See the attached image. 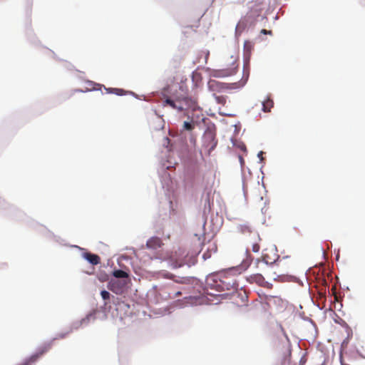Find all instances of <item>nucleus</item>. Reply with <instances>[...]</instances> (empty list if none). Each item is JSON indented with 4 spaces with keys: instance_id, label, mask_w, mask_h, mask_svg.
<instances>
[{
    "instance_id": "nucleus-1",
    "label": "nucleus",
    "mask_w": 365,
    "mask_h": 365,
    "mask_svg": "<svg viewBox=\"0 0 365 365\" xmlns=\"http://www.w3.org/2000/svg\"><path fill=\"white\" fill-rule=\"evenodd\" d=\"M206 285L207 288L219 292L225 290L237 289L238 287L233 270L210 276L206 279Z\"/></svg>"
},
{
    "instance_id": "nucleus-2",
    "label": "nucleus",
    "mask_w": 365,
    "mask_h": 365,
    "mask_svg": "<svg viewBox=\"0 0 365 365\" xmlns=\"http://www.w3.org/2000/svg\"><path fill=\"white\" fill-rule=\"evenodd\" d=\"M192 101L188 98H178L175 100H172L169 98H166L163 102V106H170L173 109L177 110L178 112H182L187 110L191 106Z\"/></svg>"
},
{
    "instance_id": "nucleus-3",
    "label": "nucleus",
    "mask_w": 365,
    "mask_h": 365,
    "mask_svg": "<svg viewBox=\"0 0 365 365\" xmlns=\"http://www.w3.org/2000/svg\"><path fill=\"white\" fill-rule=\"evenodd\" d=\"M227 66H229L215 71V76L223 78L235 74L238 68L237 58L231 56Z\"/></svg>"
},
{
    "instance_id": "nucleus-4",
    "label": "nucleus",
    "mask_w": 365,
    "mask_h": 365,
    "mask_svg": "<svg viewBox=\"0 0 365 365\" xmlns=\"http://www.w3.org/2000/svg\"><path fill=\"white\" fill-rule=\"evenodd\" d=\"M242 86V84H240V83L228 84L225 83L219 82L215 80H210L208 82L209 89L214 92H222L229 89L238 88Z\"/></svg>"
},
{
    "instance_id": "nucleus-5",
    "label": "nucleus",
    "mask_w": 365,
    "mask_h": 365,
    "mask_svg": "<svg viewBox=\"0 0 365 365\" xmlns=\"http://www.w3.org/2000/svg\"><path fill=\"white\" fill-rule=\"evenodd\" d=\"M202 141L203 146L208 150L209 154L215 148L217 144L215 133L210 130L205 131L202 137Z\"/></svg>"
},
{
    "instance_id": "nucleus-6",
    "label": "nucleus",
    "mask_w": 365,
    "mask_h": 365,
    "mask_svg": "<svg viewBox=\"0 0 365 365\" xmlns=\"http://www.w3.org/2000/svg\"><path fill=\"white\" fill-rule=\"evenodd\" d=\"M52 347V341L47 342L39 346L34 354L31 355V359L37 360L43 354L48 352Z\"/></svg>"
},
{
    "instance_id": "nucleus-7",
    "label": "nucleus",
    "mask_w": 365,
    "mask_h": 365,
    "mask_svg": "<svg viewBox=\"0 0 365 365\" xmlns=\"http://www.w3.org/2000/svg\"><path fill=\"white\" fill-rule=\"evenodd\" d=\"M279 258V256L276 255L275 253H273V257H271L269 256V254L267 252V250L263 253L262 259V260L259 259H257L256 261L257 267H258L259 264L261 262H264L266 264H274L276 260Z\"/></svg>"
},
{
    "instance_id": "nucleus-8",
    "label": "nucleus",
    "mask_w": 365,
    "mask_h": 365,
    "mask_svg": "<svg viewBox=\"0 0 365 365\" xmlns=\"http://www.w3.org/2000/svg\"><path fill=\"white\" fill-rule=\"evenodd\" d=\"M123 285L117 279H111L108 284V288L115 294L122 292Z\"/></svg>"
},
{
    "instance_id": "nucleus-9",
    "label": "nucleus",
    "mask_w": 365,
    "mask_h": 365,
    "mask_svg": "<svg viewBox=\"0 0 365 365\" xmlns=\"http://www.w3.org/2000/svg\"><path fill=\"white\" fill-rule=\"evenodd\" d=\"M163 245L162 240L158 237H152L150 238L146 243V246L148 248L156 250L161 247Z\"/></svg>"
},
{
    "instance_id": "nucleus-10",
    "label": "nucleus",
    "mask_w": 365,
    "mask_h": 365,
    "mask_svg": "<svg viewBox=\"0 0 365 365\" xmlns=\"http://www.w3.org/2000/svg\"><path fill=\"white\" fill-rule=\"evenodd\" d=\"M83 257L93 265H97L101 262L100 257L96 254L85 252L83 254Z\"/></svg>"
},
{
    "instance_id": "nucleus-11",
    "label": "nucleus",
    "mask_w": 365,
    "mask_h": 365,
    "mask_svg": "<svg viewBox=\"0 0 365 365\" xmlns=\"http://www.w3.org/2000/svg\"><path fill=\"white\" fill-rule=\"evenodd\" d=\"M250 278L252 282H255L262 287H267V284H268L261 274L251 275Z\"/></svg>"
},
{
    "instance_id": "nucleus-12",
    "label": "nucleus",
    "mask_w": 365,
    "mask_h": 365,
    "mask_svg": "<svg viewBox=\"0 0 365 365\" xmlns=\"http://www.w3.org/2000/svg\"><path fill=\"white\" fill-rule=\"evenodd\" d=\"M237 230L242 235H247L252 232L251 227L247 225H240L237 227Z\"/></svg>"
},
{
    "instance_id": "nucleus-13",
    "label": "nucleus",
    "mask_w": 365,
    "mask_h": 365,
    "mask_svg": "<svg viewBox=\"0 0 365 365\" xmlns=\"http://www.w3.org/2000/svg\"><path fill=\"white\" fill-rule=\"evenodd\" d=\"M273 101L268 98L267 100L262 102V110L264 112H269L271 108L273 107Z\"/></svg>"
},
{
    "instance_id": "nucleus-14",
    "label": "nucleus",
    "mask_w": 365,
    "mask_h": 365,
    "mask_svg": "<svg viewBox=\"0 0 365 365\" xmlns=\"http://www.w3.org/2000/svg\"><path fill=\"white\" fill-rule=\"evenodd\" d=\"M113 275L115 278H128V274L126 272L121 270V269L115 270L113 272Z\"/></svg>"
},
{
    "instance_id": "nucleus-15",
    "label": "nucleus",
    "mask_w": 365,
    "mask_h": 365,
    "mask_svg": "<svg viewBox=\"0 0 365 365\" xmlns=\"http://www.w3.org/2000/svg\"><path fill=\"white\" fill-rule=\"evenodd\" d=\"M163 277L166 279H173L174 282L178 284H184L185 283V280L183 278H180L179 279H175V275L170 273H166L163 274Z\"/></svg>"
},
{
    "instance_id": "nucleus-16",
    "label": "nucleus",
    "mask_w": 365,
    "mask_h": 365,
    "mask_svg": "<svg viewBox=\"0 0 365 365\" xmlns=\"http://www.w3.org/2000/svg\"><path fill=\"white\" fill-rule=\"evenodd\" d=\"M107 92L109 93H114L118 96H122L124 94L125 91L120 88H107Z\"/></svg>"
},
{
    "instance_id": "nucleus-17",
    "label": "nucleus",
    "mask_w": 365,
    "mask_h": 365,
    "mask_svg": "<svg viewBox=\"0 0 365 365\" xmlns=\"http://www.w3.org/2000/svg\"><path fill=\"white\" fill-rule=\"evenodd\" d=\"M36 361L37 360L31 359V356H30L19 365H34Z\"/></svg>"
},
{
    "instance_id": "nucleus-18",
    "label": "nucleus",
    "mask_w": 365,
    "mask_h": 365,
    "mask_svg": "<svg viewBox=\"0 0 365 365\" xmlns=\"http://www.w3.org/2000/svg\"><path fill=\"white\" fill-rule=\"evenodd\" d=\"M195 128V125L192 123L185 121L183 123V129L187 130H192Z\"/></svg>"
},
{
    "instance_id": "nucleus-19",
    "label": "nucleus",
    "mask_w": 365,
    "mask_h": 365,
    "mask_svg": "<svg viewBox=\"0 0 365 365\" xmlns=\"http://www.w3.org/2000/svg\"><path fill=\"white\" fill-rule=\"evenodd\" d=\"M215 98L217 103L225 105L226 103V98L223 96H215Z\"/></svg>"
},
{
    "instance_id": "nucleus-20",
    "label": "nucleus",
    "mask_w": 365,
    "mask_h": 365,
    "mask_svg": "<svg viewBox=\"0 0 365 365\" xmlns=\"http://www.w3.org/2000/svg\"><path fill=\"white\" fill-rule=\"evenodd\" d=\"M101 295L104 300L108 299L110 298L109 292L106 290L101 291Z\"/></svg>"
},
{
    "instance_id": "nucleus-21",
    "label": "nucleus",
    "mask_w": 365,
    "mask_h": 365,
    "mask_svg": "<svg viewBox=\"0 0 365 365\" xmlns=\"http://www.w3.org/2000/svg\"><path fill=\"white\" fill-rule=\"evenodd\" d=\"M260 247L258 243H254L252 245V250L254 252H258L259 251Z\"/></svg>"
},
{
    "instance_id": "nucleus-22",
    "label": "nucleus",
    "mask_w": 365,
    "mask_h": 365,
    "mask_svg": "<svg viewBox=\"0 0 365 365\" xmlns=\"http://www.w3.org/2000/svg\"><path fill=\"white\" fill-rule=\"evenodd\" d=\"M244 47L245 49L249 51L252 48V43L250 41H246L244 43Z\"/></svg>"
},
{
    "instance_id": "nucleus-23",
    "label": "nucleus",
    "mask_w": 365,
    "mask_h": 365,
    "mask_svg": "<svg viewBox=\"0 0 365 365\" xmlns=\"http://www.w3.org/2000/svg\"><path fill=\"white\" fill-rule=\"evenodd\" d=\"M261 33L263 34H269V35H271L272 32L270 30L262 29L261 30Z\"/></svg>"
},
{
    "instance_id": "nucleus-24",
    "label": "nucleus",
    "mask_w": 365,
    "mask_h": 365,
    "mask_svg": "<svg viewBox=\"0 0 365 365\" xmlns=\"http://www.w3.org/2000/svg\"><path fill=\"white\" fill-rule=\"evenodd\" d=\"M181 294H182L181 292L178 291V292L175 293V294L173 296V298L180 297Z\"/></svg>"
},
{
    "instance_id": "nucleus-25",
    "label": "nucleus",
    "mask_w": 365,
    "mask_h": 365,
    "mask_svg": "<svg viewBox=\"0 0 365 365\" xmlns=\"http://www.w3.org/2000/svg\"><path fill=\"white\" fill-rule=\"evenodd\" d=\"M282 341H285L287 344H288V342H289V339H288L287 336L285 335H284Z\"/></svg>"
},
{
    "instance_id": "nucleus-26",
    "label": "nucleus",
    "mask_w": 365,
    "mask_h": 365,
    "mask_svg": "<svg viewBox=\"0 0 365 365\" xmlns=\"http://www.w3.org/2000/svg\"><path fill=\"white\" fill-rule=\"evenodd\" d=\"M210 295H216L215 293H210Z\"/></svg>"
}]
</instances>
